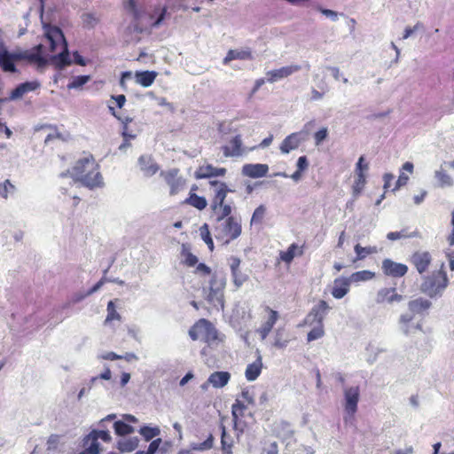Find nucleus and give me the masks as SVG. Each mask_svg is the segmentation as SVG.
<instances>
[{"instance_id":"1","label":"nucleus","mask_w":454,"mask_h":454,"mask_svg":"<svg viewBox=\"0 0 454 454\" xmlns=\"http://www.w3.org/2000/svg\"><path fill=\"white\" fill-rule=\"evenodd\" d=\"M193 340H200L205 346L200 350L206 364L210 365L217 360V353L223 349L225 335L221 333L212 322L206 318L197 320L188 331Z\"/></svg>"},{"instance_id":"2","label":"nucleus","mask_w":454,"mask_h":454,"mask_svg":"<svg viewBox=\"0 0 454 454\" xmlns=\"http://www.w3.org/2000/svg\"><path fill=\"white\" fill-rule=\"evenodd\" d=\"M72 176L83 186L90 189L101 187L104 184L99 164L90 153L76 160L72 168Z\"/></svg>"},{"instance_id":"3","label":"nucleus","mask_w":454,"mask_h":454,"mask_svg":"<svg viewBox=\"0 0 454 454\" xmlns=\"http://www.w3.org/2000/svg\"><path fill=\"white\" fill-rule=\"evenodd\" d=\"M46 39L48 41L51 52L54 53L59 50V53L52 55L50 58L51 64L58 69H62L65 67L69 66L71 64V60L69 59L67 43L61 29L57 27L50 28L46 33Z\"/></svg>"},{"instance_id":"4","label":"nucleus","mask_w":454,"mask_h":454,"mask_svg":"<svg viewBox=\"0 0 454 454\" xmlns=\"http://www.w3.org/2000/svg\"><path fill=\"white\" fill-rule=\"evenodd\" d=\"M254 404V396L250 391L246 388L241 391L231 406L234 428L240 434H242L247 427V422L246 420L247 416L252 419V413L248 411V408Z\"/></svg>"},{"instance_id":"5","label":"nucleus","mask_w":454,"mask_h":454,"mask_svg":"<svg viewBox=\"0 0 454 454\" xmlns=\"http://www.w3.org/2000/svg\"><path fill=\"white\" fill-rule=\"evenodd\" d=\"M242 232L240 219L235 216H229L219 222L214 227V234L217 240L223 244H229L238 239Z\"/></svg>"},{"instance_id":"6","label":"nucleus","mask_w":454,"mask_h":454,"mask_svg":"<svg viewBox=\"0 0 454 454\" xmlns=\"http://www.w3.org/2000/svg\"><path fill=\"white\" fill-rule=\"evenodd\" d=\"M449 279L442 264L440 270L433 271L423 280L420 290L431 298L442 295L448 286Z\"/></svg>"},{"instance_id":"7","label":"nucleus","mask_w":454,"mask_h":454,"mask_svg":"<svg viewBox=\"0 0 454 454\" xmlns=\"http://www.w3.org/2000/svg\"><path fill=\"white\" fill-rule=\"evenodd\" d=\"M160 176L163 178L164 182L169 188V195L176 196L182 192L187 184L186 178L180 174V169L173 168L168 170H162Z\"/></svg>"},{"instance_id":"8","label":"nucleus","mask_w":454,"mask_h":454,"mask_svg":"<svg viewBox=\"0 0 454 454\" xmlns=\"http://www.w3.org/2000/svg\"><path fill=\"white\" fill-rule=\"evenodd\" d=\"M226 286V279L223 275L213 274L209 282V292L207 300L215 305L223 307V290Z\"/></svg>"},{"instance_id":"9","label":"nucleus","mask_w":454,"mask_h":454,"mask_svg":"<svg viewBox=\"0 0 454 454\" xmlns=\"http://www.w3.org/2000/svg\"><path fill=\"white\" fill-rule=\"evenodd\" d=\"M330 307L327 302L324 300L319 301V302L315 305L308 315L305 317L302 324L301 325H313L314 324H324V318L327 312L329 311Z\"/></svg>"},{"instance_id":"10","label":"nucleus","mask_w":454,"mask_h":454,"mask_svg":"<svg viewBox=\"0 0 454 454\" xmlns=\"http://www.w3.org/2000/svg\"><path fill=\"white\" fill-rule=\"evenodd\" d=\"M43 44L35 46L31 51L18 52L16 56L20 60H27L30 64H35L38 68L44 67L48 60L43 56Z\"/></svg>"},{"instance_id":"11","label":"nucleus","mask_w":454,"mask_h":454,"mask_svg":"<svg viewBox=\"0 0 454 454\" xmlns=\"http://www.w3.org/2000/svg\"><path fill=\"white\" fill-rule=\"evenodd\" d=\"M221 150L225 158L239 157L247 153V149L243 145L241 135L233 137L228 144L221 147Z\"/></svg>"},{"instance_id":"12","label":"nucleus","mask_w":454,"mask_h":454,"mask_svg":"<svg viewBox=\"0 0 454 454\" xmlns=\"http://www.w3.org/2000/svg\"><path fill=\"white\" fill-rule=\"evenodd\" d=\"M359 387H349L344 389V409L345 411L352 417L357 411V403L359 402Z\"/></svg>"},{"instance_id":"13","label":"nucleus","mask_w":454,"mask_h":454,"mask_svg":"<svg viewBox=\"0 0 454 454\" xmlns=\"http://www.w3.org/2000/svg\"><path fill=\"white\" fill-rule=\"evenodd\" d=\"M209 185L211 187H215V193L211 201V207H215L216 206H221L227 197L229 192L232 191L228 187L227 184L218 180H210Z\"/></svg>"},{"instance_id":"14","label":"nucleus","mask_w":454,"mask_h":454,"mask_svg":"<svg viewBox=\"0 0 454 454\" xmlns=\"http://www.w3.org/2000/svg\"><path fill=\"white\" fill-rule=\"evenodd\" d=\"M381 269L386 276L392 278H401L408 272L406 264L395 262L390 259H384L382 261Z\"/></svg>"},{"instance_id":"15","label":"nucleus","mask_w":454,"mask_h":454,"mask_svg":"<svg viewBox=\"0 0 454 454\" xmlns=\"http://www.w3.org/2000/svg\"><path fill=\"white\" fill-rule=\"evenodd\" d=\"M226 173L227 169L225 168H216L212 164L207 163L199 166L194 172V176L196 179H207L217 176H224Z\"/></svg>"},{"instance_id":"16","label":"nucleus","mask_w":454,"mask_h":454,"mask_svg":"<svg viewBox=\"0 0 454 454\" xmlns=\"http://www.w3.org/2000/svg\"><path fill=\"white\" fill-rule=\"evenodd\" d=\"M231 378V375L229 372H215L209 375L207 381L202 385V388L207 389L208 386H212L215 388H222L229 383Z\"/></svg>"},{"instance_id":"17","label":"nucleus","mask_w":454,"mask_h":454,"mask_svg":"<svg viewBox=\"0 0 454 454\" xmlns=\"http://www.w3.org/2000/svg\"><path fill=\"white\" fill-rule=\"evenodd\" d=\"M265 311L268 313V318L262 324L257 331L262 340L268 337L279 317L278 311L272 309L269 306L265 307Z\"/></svg>"},{"instance_id":"18","label":"nucleus","mask_w":454,"mask_h":454,"mask_svg":"<svg viewBox=\"0 0 454 454\" xmlns=\"http://www.w3.org/2000/svg\"><path fill=\"white\" fill-rule=\"evenodd\" d=\"M300 69L301 67L299 65H291L283 67L278 69L270 70L266 73V79L269 82L272 83L283 78L288 77Z\"/></svg>"},{"instance_id":"19","label":"nucleus","mask_w":454,"mask_h":454,"mask_svg":"<svg viewBox=\"0 0 454 454\" xmlns=\"http://www.w3.org/2000/svg\"><path fill=\"white\" fill-rule=\"evenodd\" d=\"M431 262L432 257L428 252H415L411 257V262L420 274L428 270Z\"/></svg>"},{"instance_id":"20","label":"nucleus","mask_w":454,"mask_h":454,"mask_svg":"<svg viewBox=\"0 0 454 454\" xmlns=\"http://www.w3.org/2000/svg\"><path fill=\"white\" fill-rule=\"evenodd\" d=\"M18 53H10L3 45L0 46V66L5 72L17 71L14 61L19 60Z\"/></svg>"},{"instance_id":"21","label":"nucleus","mask_w":454,"mask_h":454,"mask_svg":"<svg viewBox=\"0 0 454 454\" xmlns=\"http://www.w3.org/2000/svg\"><path fill=\"white\" fill-rule=\"evenodd\" d=\"M241 261L239 257L231 256L230 258V268L233 282L236 286L239 287L247 280V276L240 270Z\"/></svg>"},{"instance_id":"22","label":"nucleus","mask_w":454,"mask_h":454,"mask_svg":"<svg viewBox=\"0 0 454 454\" xmlns=\"http://www.w3.org/2000/svg\"><path fill=\"white\" fill-rule=\"evenodd\" d=\"M40 87L37 81L25 82L19 84L14 90H12L9 99L15 100L22 98L26 93L34 91Z\"/></svg>"},{"instance_id":"23","label":"nucleus","mask_w":454,"mask_h":454,"mask_svg":"<svg viewBox=\"0 0 454 454\" xmlns=\"http://www.w3.org/2000/svg\"><path fill=\"white\" fill-rule=\"evenodd\" d=\"M304 253V246H299L296 243L291 244L286 251L279 252L278 260L286 264H290L295 256H301Z\"/></svg>"},{"instance_id":"24","label":"nucleus","mask_w":454,"mask_h":454,"mask_svg":"<svg viewBox=\"0 0 454 454\" xmlns=\"http://www.w3.org/2000/svg\"><path fill=\"white\" fill-rule=\"evenodd\" d=\"M138 166L140 170L146 176H152L156 174L159 170V166L153 161L151 156L141 155L138 158Z\"/></svg>"},{"instance_id":"25","label":"nucleus","mask_w":454,"mask_h":454,"mask_svg":"<svg viewBox=\"0 0 454 454\" xmlns=\"http://www.w3.org/2000/svg\"><path fill=\"white\" fill-rule=\"evenodd\" d=\"M291 340L292 338L290 332L284 326H282L278 327L275 331L272 345L278 349H282L286 348Z\"/></svg>"},{"instance_id":"26","label":"nucleus","mask_w":454,"mask_h":454,"mask_svg":"<svg viewBox=\"0 0 454 454\" xmlns=\"http://www.w3.org/2000/svg\"><path fill=\"white\" fill-rule=\"evenodd\" d=\"M83 450L81 454H99L100 447L98 440L94 433H90L82 440Z\"/></svg>"},{"instance_id":"27","label":"nucleus","mask_w":454,"mask_h":454,"mask_svg":"<svg viewBox=\"0 0 454 454\" xmlns=\"http://www.w3.org/2000/svg\"><path fill=\"white\" fill-rule=\"evenodd\" d=\"M403 296L396 293L395 288H382L377 294V301L380 303L387 302L392 303L395 301H401Z\"/></svg>"},{"instance_id":"28","label":"nucleus","mask_w":454,"mask_h":454,"mask_svg":"<svg viewBox=\"0 0 454 454\" xmlns=\"http://www.w3.org/2000/svg\"><path fill=\"white\" fill-rule=\"evenodd\" d=\"M350 280L347 278H336L333 282L332 295L336 299L343 298L349 291Z\"/></svg>"},{"instance_id":"29","label":"nucleus","mask_w":454,"mask_h":454,"mask_svg":"<svg viewBox=\"0 0 454 454\" xmlns=\"http://www.w3.org/2000/svg\"><path fill=\"white\" fill-rule=\"evenodd\" d=\"M301 133L294 132L287 136L280 145V151L282 153H289L291 151L295 150L301 144Z\"/></svg>"},{"instance_id":"30","label":"nucleus","mask_w":454,"mask_h":454,"mask_svg":"<svg viewBox=\"0 0 454 454\" xmlns=\"http://www.w3.org/2000/svg\"><path fill=\"white\" fill-rule=\"evenodd\" d=\"M269 168L266 164H247L243 167L246 176L252 178H259L266 176Z\"/></svg>"},{"instance_id":"31","label":"nucleus","mask_w":454,"mask_h":454,"mask_svg":"<svg viewBox=\"0 0 454 454\" xmlns=\"http://www.w3.org/2000/svg\"><path fill=\"white\" fill-rule=\"evenodd\" d=\"M431 305L432 303L430 301L419 297L410 301L408 303V308L410 311L412 312L413 314L422 315L430 309Z\"/></svg>"},{"instance_id":"32","label":"nucleus","mask_w":454,"mask_h":454,"mask_svg":"<svg viewBox=\"0 0 454 454\" xmlns=\"http://www.w3.org/2000/svg\"><path fill=\"white\" fill-rule=\"evenodd\" d=\"M262 369V356H259L255 361L249 364L245 371L246 379L248 381L255 380L261 374Z\"/></svg>"},{"instance_id":"33","label":"nucleus","mask_w":454,"mask_h":454,"mask_svg":"<svg viewBox=\"0 0 454 454\" xmlns=\"http://www.w3.org/2000/svg\"><path fill=\"white\" fill-rule=\"evenodd\" d=\"M234 59L247 60L253 59L252 51L249 49L247 50H230L224 57L223 63L224 65L229 64Z\"/></svg>"},{"instance_id":"34","label":"nucleus","mask_w":454,"mask_h":454,"mask_svg":"<svg viewBox=\"0 0 454 454\" xmlns=\"http://www.w3.org/2000/svg\"><path fill=\"white\" fill-rule=\"evenodd\" d=\"M157 75H158L157 72L146 70V71L136 72L135 78H136V82L138 84L146 88V87L151 86L154 82Z\"/></svg>"},{"instance_id":"35","label":"nucleus","mask_w":454,"mask_h":454,"mask_svg":"<svg viewBox=\"0 0 454 454\" xmlns=\"http://www.w3.org/2000/svg\"><path fill=\"white\" fill-rule=\"evenodd\" d=\"M221 445L223 454H232V448L234 446L233 437L226 431L225 427L221 424Z\"/></svg>"},{"instance_id":"36","label":"nucleus","mask_w":454,"mask_h":454,"mask_svg":"<svg viewBox=\"0 0 454 454\" xmlns=\"http://www.w3.org/2000/svg\"><path fill=\"white\" fill-rule=\"evenodd\" d=\"M180 255L184 266L194 267L199 262L198 257L191 252L188 244H182Z\"/></svg>"},{"instance_id":"37","label":"nucleus","mask_w":454,"mask_h":454,"mask_svg":"<svg viewBox=\"0 0 454 454\" xmlns=\"http://www.w3.org/2000/svg\"><path fill=\"white\" fill-rule=\"evenodd\" d=\"M183 203L192 206L199 210H203L207 206L206 198L203 196H199L195 192H189L188 197L184 200Z\"/></svg>"},{"instance_id":"38","label":"nucleus","mask_w":454,"mask_h":454,"mask_svg":"<svg viewBox=\"0 0 454 454\" xmlns=\"http://www.w3.org/2000/svg\"><path fill=\"white\" fill-rule=\"evenodd\" d=\"M355 253L356 254L354 259V262L356 261H362L369 254H377L379 249L376 246L362 247L360 244H356L354 247Z\"/></svg>"},{"instance_id":"39","label":"nucleus","mask_w":454,"mask_h":454,"mask_svg":"<svg viewBox=\"0 0 454 454\" xmlns=\"http://www.w3.org/2000/svg\"><path fill=\"white\" fill-rule=\"evenodd\" d=\"M211 208L216 214L217 223L226 219L229 216H231V214L232 212V207L231 205L224 202L221 206H216L215 207Z\"/></svg>"},{"instance_id":"40","label":"nucleus","mask_w":454,"mask_h":454,"mask_svg":"<svg viewBox=\"0 0 454 454\" xmlns=\"http://www.w3.org/2000/svg\"><path fill=\"white\" fill-rule=\"evenodd\" d=\"M366 184V176L364 173H356V180L352 185V193L356 198L360 195Z\"/></svg>"},{"instance_id":"41","label":"nucleus","mask_w":454,"mask_h":454,"mask_svg":"<svg viewBox=\"0 0 454 454\" xmlns=\"http://www.w3.org/2000/svg\"><path fill=\"white\" fill-rule=\"evenodd\" d=\"M200 235L202 240L207 244L209 251L213 252L215 249V246L213 239L211 237L209 225L207 223H204L200 227Z\"/></svg>"},{"instance_id":"42","label":"nucleus","mask_w":454,"mask_h":454,"mask_svg":"<svg viewBox=\"0 0 454 454\" xmlns=\"http://www.w3.org/2000/svg\"><path fill=\"white\" fill-rule=\"evenodd\" d=\"M375 277V273L371 270H360L356 271L349 277L350 282H361V281H367L371 280Z\"/></svg>"},{"instance_id":"43","label":"nucleus","mask_w":454,"mask_h":454,"mask_svg":"<svg viewBox=\"0 0 454 454\" xmlns=\"http://www.w3.org/2000/svg\"><path fill=\"white\" fill-rule=\"evenodd\" d=\"M139 434L145 438V441H150L160 434L158 427L145 426L139 429Z\"/></svg>"},{"instance_id":"44","label":"nucleus","mask_w":454,"mask_h":454,"mask_svg":"<svg viewBox=\"0 0 454 454\" xmlns=\"http://www.w3.org/2000/svg\"><path fill=\"white\" fill-rule=\"evenodd\" d=\"M114 428L115 434L118 435H127L133 433L134 428L132 426L121 421L118 420L114 423Z\"/></svg>"},{"instance_id":"45","label":"nucleus","mask_w":454,"mask_h":454,"mask_svg":"<svg viewBox=\"0 0 454 454\" xmlns=\"http://www.w3.org/2000/svg\"><path fill=\"white\" fill-rule=\"evenodd\" d=\"M315 326L308 333L307 340L309 342L318 340L325 335L324 324H314Z\"/></svg>"},{"instance_id":"46","label":"nucleus","mask_w":454,"mask_h":454,"mask_svg":"<svg viewBox=\"0 0 454 454\" xmlns=\"http://www.w3.org/2000/svg\"><path fill=\"white\" fill-rule=\"evenodd\" d=\"M137 438L121 440L118 442V448L122 452H130L137 447Z\"/></svg>"},{"instance_id":"47","label":"nucleus","mask_w":454,"mask_h":454,"mask_svg":"<svg viewBox=\"0 0 454 454\" xmlns=\"http://www.w3.org/2000/svg\"><path fill=\"white\" fill-rule=\"evenodd\" d=\"M90 80V75H78L74 77V79L67 84V89H78L83 86Z\"/></svg>"},{"instance_id":"48","label":"nucleus","mask_w":454,"mask_h":454,"mask_svg":"<svg viewBox=\"0 0 454 454\" xmlns=\"http://www.w3.org/2000/svg\"><path fill=\"white\" fill-rule=\"evenodd\" d=\"M266 208L263 205L257 207L252 215L251 223H261L264 218Z\"/></svg>"},{"instance_id":"49","label":"nucleus","mask_w":454,"mask_h":454,"mask_svg":"<svg viewBox=\"0 0 454 454\" xmlns=\"http://www.w3.org/2000/svg\"><path fill=\"white\" fill-rule=\"evenodd\" d=\"M120 319H121V316L116 311L114 301H110L107 304V316L106 318V322H111L113 320H120Z\"/></svg>"},{"instance_id":"50","label":"nucleus","mask_w":454,"mask_h":454,"mask_svg":"<svg viewBox=\"0 0 454 454\" xmlns=\"http://www.w3.org/2000/svg\"><path fill=\"white\" fill-rule=\"evenodd\" d=\"M416 236L413 233H409L407 230H402L401 231H391L388 232L387 235V239L389 240H397L400 239H406V238H411Z\"/></svg>"},{"instance_id":"51","label":"nucleus","mask_w":454,"mask_h":454,"mask_svg":"<svg viewBox=\"0 0 454 454\" xmlns=\"http://www.w3.org/2000/svg\"><path fill=\"white\" fill-rule=\"evenodd\" d=\"M15 190V186L10 182L5 180L4 183H0V197L4 199L8 198V193L12 192Z\"/></svg>"},{"instance_id":"52","label":"nucleus","mask_w":454,"mask_h":454,"mask_svg":"<svg viewBox=\"0 0 454 454\" xmlns=\"http://www.w3.org/2000/svg\"><path fill=\"white\" fill-rule=\"evenodd\" d=\"M408 181H409V176L405 173L401 172L398 176V179L395 183V186L393 188H391V192H394L399 190L401 187L406 185Z\"/></svg>"},{"instance_id":"53","label":"nucleus","mask_w":454,"mask_h":454,"mask_svg":"<svg viewBox=\"0 0 454 454\" xmlns=\"http://www.w3.org/2000/svg\"><path fill=\"white\" fill-rule=\"evenodd\" d=\"M436 177L441 184V186H450L452 185V179L451 177L446 174L445 172H436Z\"/></svg>"},{"instance_id":"54","label":"nucleus","mask_w":454,"mask_h":454,"mask_svg":"<svg viewBox=\"0 0 454 454\" xmlns=\"http://www.w3.org/2000/svg\"><path fill=\"white\" fill-rule=\"evenodd\" d=\"M132 121V118L127 117L123 121V129H122V136L125 138L126 141H129L130 139H134L136 137V135L131 134L129 130V123Z\"/></svg>"},{"instance_id":"55","label":"nucleus","mask_w":454,"mask_h":454,"mask_svg":"<svg viewBox=\"0 0 454 454\" xmlns=\"http://www.w3.org/2000/svg\"><path fill=\"white\" fill-rule=\"evenodd\" d=\"M328 130L326 128H322L314 135L315 143L317 145H320L327 137Z\"/></svg>"},{"instance_id":"56","label":"nucleus","mask_w":454,"mask_h":454,"mask_svg":"<svg viewBox=\"0 0 454 454\" xmlns=\"http://www.w3.org/2000/svg\"><path fill=\"white\" fill-rule=\"evenodd\" d=\"M82 20L83 23L89 27H94L98 21V20L91 13L83 14Z\"/></svg>"},{"instance_id":"57","label":"nucleus","mask_w":454,"mask_h":454,"mask_svg":"<svg viewBox=\"0 0 454 454\" xmlns=\"http://www.w3.org/2000/svg\"><path fill=\"white\" fill-rule=\"evenodd\" d=\"M125 8L129 11L130 12H132L134 18L136 20H138L139 18V13H138V11L137 9V5H136V1L135 0H127V2L125 3Z\"/></svg>"},{"instance_id":"58","label":"nucleus","mask_w":454,"mask_h":454,"mask_svg":"<svg viewBox=\"0 0 454 454\" xmlns=\"http://www.w3.org/2000/svg\"><path fill=\"white\" fill-rule=\"evenodd\" d=\"M155 12H159V17L157 18V20L152 24V27H157L160 25V23L163 21V20L165 19V16H166V13H167V8L166 7H162V8H157L155 9L154 11Z\"/></svg>"},{"instance_id":"59","label":"nucleus","mask_w":454,"mask_h":454,"mask_svg":"<svg viewBox=\"0 0 454 454\" xmlns=\"http://www.w3.org/2000/svg\"><path fill=\"white\" fill-rule=\"evenodd\" d=\"M196 265L197 266L194 271L196 274H201L203 276H208L211 274V269L205 263L200 262L197 263Z\"/></svg>"},{"instance_id":"60","label":"nucleus","mask_w":454,"mask_h":454,"mask_svg":"<svg viewBox=\"0 0 454 454\" xmlns=\"http://www.w3.org/2000/svg\"><path fill=\"white\" fill-rule=\"evenodd\" d=\"M91 433H94L97 436V439H101L106 442H109L111 441V435L108 431L105 430H92Z\"/></svg>"},{"instance_id":"61","label":"nucleus","mask_w":454,"mask_h":454,"mask_svg":"<svg viewBox=\"0 0 454 454\" xmlns=\"http://www.w3.org/2000/svg\"><path fill=\"white\" fill-rule=\"evenodd\" d=\"M395 179V176L393 174L391 173H386L384 174L383 176V181H384V185H383V188L385 190V192H387L388 191V189H390L392 187V183Z\"/></svg>"},{"instance_id":"62","label":"nucleus","mask_w":454,"mask_h":454,"mask_svg":"<svg viewBox=\"0 0 454 454\" xmlns=\"http://www.w3.org/2000/svg\"><path fill=\"white\" fill-rule=\"evenodd\" d=\"M369 168L368 163L364 162V156H361L356 163V173H364Z\"/></svg>"},{"instance_id":"63","label":"nucleus","mask_w":454,"mask_h":454,"mask_svg":"<svg viewBox=\"0 0 454 454\" xmlns=\"http://www.w3.org/2000/svg\"><path fill=\"white\" fill-rule=\"evenodd\" d=\"M161 443V439L157 438L151 442V443L148 446L147 450L145 451L147 454H155L157 450L159 449L160 445Z\"/></svg>"},{"instance_id":"64","label":"nucleus","mask_w":454,"mask_h":454,"mask_svg":"<svg viewBox=\"0 0 454 454\" xmlns=\"http://www.w3.org/2000/svg\"><path fill=\"white\" fill-rule=\"evenodd\" d=\"M450 226L451 230L447 237V241L450 246L454 247V209L451 211Z\"/></svg>"}]
</instances>
